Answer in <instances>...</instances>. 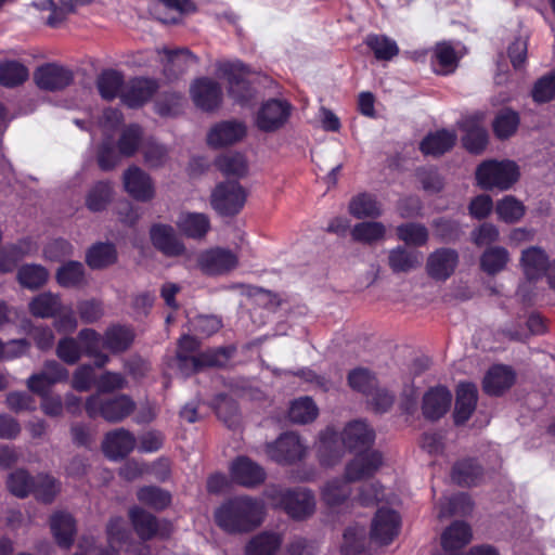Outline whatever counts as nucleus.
<instances>
[{
    "label": "nucleus",
    "mask_w": 555,
    "mask_h": 555,
    "mask_svg": "<svg viewBox=\"0 0 555 555\" xmlns=\"http://www.w3.org/2000/svg\"><path fill=\"white\" fill-rule=\"evenodd\" d=\"M364 42L380 61H389L399 53L396 41L385 35H369Z\"/></svg>",
    "instance_id": "49"
},
{
    "label": "nucleus",
    "mask_w": 555,
    "mask_h": 555,
    "mask_svg": "<svg viewBox=\"0 0 555 555\" xmlns=\"http://www.w3.org/2000/svg\"><path fill=\"white\" fill-rule=\"evenodd\" d=\"M283 542L280 533L262 531L254 535L245 545V555H276Z\"/></svg>",
    "instance_id": "30"
},
{
    "label": "nucleus",
    "mask_w": 555,
    "mask_h": 555,
    "mask_svg": "<svg viewBox=\"0 0 555 555\" xmlns=\"http://www.w3.org/2000/svg\"><path fill=\"white\" fill-rule=\"evenodd\" d=\"M456 142V134L448 130H439L427 134L421 142L423 154L440 156L450 151Z\"/></svg>",
    "instance_id": "33"
},
{
    "label": "nucleus",
    "mask_w": 555,
    "mask_h": 555,
    "mask_svg": "<svg viewBox=\"0 0 555 555\" xmlns=\"http://www.w3.org/2000/svg\"><path fill=\"white\" fill-rule=\"evenodd\" d=\"M305 452V444L293 431L284 433L275 441L266 444L267 455L279 464H292L300 461Z\"/></svg>",
    "instance_id": "7"
},
{
    "label": "nucleus",
    "mask_w": 555,
    "mask_h": 555,
    "mask_svg": "<svg viewBox=\"0 0 555 555\" xmlns=\"http://www.w3.org/2000/svg\"><path fill=\"white\" fill-rule=\"evenodd\" d=\"M247 134L245 122L224 120L211 127L207 134V143L216 149L225 147L241 142Z\"/></svg>",
    "instance_id": "13"
},
{
    "label": "nucleus",
    "mask_w": 555,
    "mask_h": 555,
    "mask_svg": "<svg viewBox=\"0 0 555 555\" xmlns=\"http://www.w3.org/2000/svg\"><path fill=\"white\" fill-rule=\"evenodd\" d=\"M348 210L349 214L357 219H375L383 214L382 205L376 199L375 195L365 192L350 199Z\"/></svg>",
    "instance_id": "32"
},
{
    "label": "nucleus",
    "mask_w": 555,
    "mask_h": 555,
    "mask_svg": "<svg viewBox=\"0 0 555 555\" xmlns=\"http://www.w3.org/2000/svg\"><path fill=\"white\" fill-rule=\"evenodd\" d=\"M191 96L198 108L211 112L220 106L222 90L217 81L210 78H199L191 87Z\"/></svg>",
    "instance_id": "16"
},
{
    "label": "nucleus",
    "mask_w": 555,
    "mask_h": 555,
    "mask_svg": "<svg viewBox=\"0 0 555 555\" xmlns=\"http://www.w3.org/2000/svg\"><path fill=\"white\" fill-rule=\"evenodd\" d=\"M509 261V254L502 246H493L487 248L480 257V267L482 271L490 275H494L505 269Z\"/></svg>",
    "instance_id": "43"
},
{
    "label": "nucleus",
    "mask_w": 555,
    "mask_h": 555,
    "mask_svg": "<svg viewBox=\"0 0 555 555\" xmlns=\"http://www.w3.org/2000/svg\"><path fill=\"white\" fill-rule=\"evenodd\" d=\"M143 142L142 128L135 124L129 125L120 133L117 142L118 152L121 156L130 157L135 154Z\"/></svg>",
    "instance_id": "48"
},
{
    "label": "nucleus",
    "mask_w": 555,
    "mask_h": 555,
    "mask_svg": "<svg viewBox=\"0 0 555 555\" xmlns=\"http://www.w3.org/2000/svg\"><path fill=\"white\" fill-rule=\"evenodd\" d=\"M462 128L466 132L463 137V144L473 154L481 153L488 142V133L483 127L474 118L465 119Z\"/></svg>",
    "instance_id": "38"
},
{
    "label": "nucleus",
    "mask_w": 555,
    "mask_h": 555,
    "mask_svg": "<svg viewBox=\"0 0 555 555\" xmlns=\"http://www.w3.org/2000/svg\"><path fill=\"white\" fill-rule=\"evenodd\" d=\"M366 547V531L363 527L354 526L345 530L340 552L343 555H360Z\"/></svg>",
    "instance_id": "47"
},
{
    "label": "nucleus",
    "mask_w": 555,
    "mask_h": 555,
    "mask_svg": "<svg viewBox=\"0 0 555 555\" xmlns=\"http://www.w3.org/2000/svg\"><path fill=\"white\" fill-rule=\"evenodd\" d=\"M135 437L125 428H118L106 434L102 443L103 452L111 460L127 456L135 447Z\"/></svg>",
    "instance_id": "22"
},
{
    "label": "nucleus",
    "mask_w": 555,
    "mask_h": 555,
    "mask_svg": "<svg viewBox=\"0 0 555 555\" xmlns=\"http://www.w3.org/2000/svg\"><path fill=\"white\" fill-rule=\"evenodd\" d=\"M30 312L40 318H51L62 309L61 299L52 293H42L29 304Z\"/></svg>",
    "instance_id": "50"
},
{
    "label": "nucleus",
    "mask_w": 555,
    "mask_h": 555,
    "mask_svg": "<svg viewBox=\"0 0 555 555\" xmlns=\"http://www.w3.org/2000/svg\"><path fill=\"white\" fill-rule=\"evenodd\" d=\"M157 89L158 85L154 79L133 78L125 83L120 99L128 107L137 108L150 101Z\"/></svg>",
    "instance_id": "17"
},
{
    "label": "nucleus",
    "mask_w": 555,
    "mask_h": 555,
    "mask_svg": "<svg viewBox=\"0 0 555 555\" xmlns=\"http://www.w3.org/2000/svg\"><path fill=\"white\" fill-rule=\"evenodd\" d=\"M516 374L507 365H493L483 377V391L490 396H500L515 383Z\"/></svg>",
    "instance_id": "24"
},
{
    "label": "nucleus",
    "mask_w": 555,
    "mask_h": 555,
    "mask_svg": "<svg viewBox=\"0 0 555 555\" xmlns=\"http://www.w3.org/2000/svg\"><path fill=\"white\" fill-rule=\"evenodd\" d=\"M50 524L57 544L68 548L74 542L76 531L75 520L72 515L63 512L55 513L51 517Z\"/></svg>",
    "instance_id": "37"
},
{
    "label": "nucleus",
    "mask_w": 555,
    "mask_h": 555,
    "mask_svg": "<svg viewBox=\"0 0 555 555\" xmlns=\"http://www.w3.org/2000/svg\"><path fill=\"white\" fill-rule=\"evenodd\" d=\"M343 442L333 431L324 433L318 446V454L322 465L333 466L340 461L344 455Z\"/></svg>",
    "instance_id": "34"
},
{
    "label": "nucleus",
    "mask_w": 555,
    "mask_h": 555,
    "mask_svg": "<svg viewBox=\"0 0 555 555\" xmlns=\"http://www.w3.org/2000/svg\"><path fill=\"white\" fill-rule=\"evenodd\" d=\"M31 492L43 503H51L60 492V483L51 476L40 475L35 480Z\"/></svg>",
    "instance_id": "61"
},
{
    "label": "nucleus",
    "mask_w": 555,
    "mask_h": 555,
    "mask_svg": "<svg viewBox=\"0 0 555 555\" xmlns=\"http://www.w3.org/2000/svg\"><path fill=\"white\" fill-rule=\"evenodd\" d=\"M495 211L504 222L515 223L524 217L526 208L520 201L508 195L496 203Z\"/></svg>",
    "instance_id": "55"
},
{
    "label": "nucleus",
    "mask_w": 555,
    "mask_h": 555,
    "mask_svg": "<svg viewBox=\"0 0 555 555\" xmlns=\"http://www.w3.org/2000/svg\"><path fill=\"white\" fill-rule=\"evenodd\" d=\"M142 155L145 165L150 168L163 167L169 158L167 146L152 138L144 140L142 143Z\"/></svg>",
    "instance_id": "53"
},
{
    "label": "nucleus",
    "mask_w": 555,
    "mask_h": 555,
    "mask_svg": "<svg viewBox=\"0 0 555 555\" xmlns=\"http://www.w3.org/2000/svg\"><path fill=\"white\" fill-rule=\"evenodd\" d=\"M519 117L511 109L501 111L493 121V130L498 138L506 139L517 129Z\"/></svg>",
    "instance_id": "62"
},
{
    "label": "nucleus",
    "mask_w": 555,
    "mask_h": 555,
    "mask_svg": "<svg viewBox=\"0 0 555 555\" xmlns=\"http://www.w3.org/2000/svg\"><path fill=\"white\" fill-rule=\"evenodd\" d=\"M347 479H333L322 488V500L331 507L341 505L351 494V488Z\"/></svg>",
    "instance_id": "45"
},
{
    "label": "nucleus",
    "mask_w": 555,
    "mask_h": 555,
    "mask_svg": "<svg viewBox=\"0 0 555 555\" xmlns=\"http://www.w3.org/2000/svg\"><path fill=\"white\" fill-rule=\"evenodd\" d=\"M215 165L224 176L244 177L247 173V162L240 153H228L219 156Z\"/></svg>",
    "instance_id": "52"
},
{
    "label": "nucleus",
    "mask_w": 555,
    "mask_h": 555,
    "mask_svg": "<svg viewBox=\"0 0 555 555\" xmlns=\"http://www.w3.org/2000/svg\"><path fill=\"white\" fill-rule=\"evenodd\" d=\"M138 500L155 509H164L170 504V494L154 486L143 487L138 491Z\"/></svg>",
    "instance_id": "59"
},
{
    "label": "nucleus",
    "mask_w": 555,
    "mask_h": 555,
    "mask_svg": "<svg viewBox=\"0 0 555 555\" xmlns=\"http://www.w3.org/2000/svg\"><path fill=\"white\" fill-rule=\"evenodd\" d=\"M220 70L228 79V93L240 104L248 103L255 95V78L243 63H225Z\"/></svg>",
    "instance_id": "5"
},
{
    "label": "nucleus",
    "mask_w": 555,
    "mask_h": 555,
    "mask_svg": "<svg viewBox=\"0 0 555 555\" xmlns=\"http://www.w3.org/2000/svg\"><path fill=\"white\" fill-rule=\"evenodd\" d=\"M434 56L440 66L439 69H435L438 74H450L457 66L455 50L448 42L437 43L434 50Z\"/></svg>",
    "instance_id": "60"
},
{
    "label": "nucleus",
    "mask_w": 555,
    "mask_h": 555,
    "mask_svg": "<svg viewBox=\"0 0 555 555\" xmlns=\"http://www.w3.org/2000/svg\"><path fill=\"white\" fill-rule=\"evenodd\" d=\"M247 191L237 181L218 183L210 194V205L220 216L233 217L245 206Z\"/></svg>",
    "instance_id": "4"
},
{
    "label": "nucleus",
    "mask_w": 555,
    "mask_h": 555,
    "mask_svg": "<svg viewBox=\"0 0 555 555\" xmlns=\"http://www.w3.org/2000/svg\"><path fill=\"white\" fill-rule=\"evenodd\" d=\"M423 262V254L404 246H397L388 251V266L393 273H409L417 270Z\"/></svg>",
    "instance_id": "27"
},
{
    "label": "nucleus",
    "mask_w": 555,
    "mask_h": 555,
    "mask_svg": "<svg viewBox=\"0 0 555 555\" xmlns=\"http://www.w3.org/2000/svg\"><path fill=\"white\" fill-rule=\"evenodd\" d=\"M217 526L228 534L241 535L259 528L266 518L263 500L237 495L225 500L214 513Z\"/></svg>",
    "instance_id": "1"
},
{
    "label": "nucleus",
    "mask_w": 555,
    "mask_h": 555,
    "mask_svg": "<svg viewBox=\"0 0 555 555\" xmlns=\"http://www.w3.org/2000/svg\"><path fill=\"white\" fill-rule=\"evenodd\" d=\"M452 395L446 387L429 389L423 397V415L430 421L442 417L451 405Z\"/></svg>",
    "instance_id": "26"
},
{
    "label": "nucleus",
    "mask_w": 555,
    "mask_h": 555,
    "mask_svg": "<svg viewBox=\"0 0 555 555\" xmlns=\"http://www.w3.org/2000/svg\"><path fill=\"white\" fill-rule=\"evenodd\" d=\"M477 387L472 383L460 384L456 390L454 409L455 424H464L469 420L477 405Z\"/></svg>",
    "instance_id": "29"
},
{
    "label": "nucleus",
    "mask_w": 555,
    "mask_h": 555,
    "mask_svg": "<svg viewBox=\"0 0 555 555\" xmlns=\"http://www.w3.org/2000/svg\"><path fill=\"white\" fill-rule=\"evenodd\" d=\"M281 505L294 519H305L313 514L315 499L309 489L296 488L281 493Z\"/></svg>",
    "instance_id": "11"
},
{
    "label": "nucleus",
    "mask_w": 555,
    "mask_h": 555,
    "mask_svg": "<svg viewBox=\"0 0 555 555\" xmlns=\"http://www.w3.org/2000/svg\"><path fill=\"white\" fill-rule=\"evenodd\" d=\"M153 246L167 257H178L184 254L185 246L169 224L157 223L150 230Z\"/></svg>",
    "instance_id": "18"
},
{
    "label": "nucleus",
    "mask_w": 555,
    "mask_h": 555,
    "mask_svg": "<svg viewBox=\"0 0 555 555\" xmlns=\"http://www.w3.org/2000/svg\"><path fill=\"white\" fill-rule=\"evenodd\" d=\"M117 260V251L111 243H98L91 246L87 253L86 261L91 269H103Z\"/></svg>",
    "instance_id": "41"
},
{
    "label": "nucleus",
    "mask_w": 555,
    "mask_h": 555,
    "mask_svg": "<svg viewBox=\"0 0 555 555\" xmlns=\"http://www.w3.org/2000/svg\"><path fill=\"white\" fill-rule=\"evenodd\" d=\"M383 456L378 451H360L346 466L345 478L358 481L373 476L382 466Z\"/></svg>",
    "instance_id": "15"
},
{
    "label": "nucleus",
    "mask_w": 555,
    "mask_h": 555,
    "mask_svg": "<svg viewBox=\"0 0 555 555\" xmlns=\"http://www.w3.org/2000/svg\"><path fill=\"white\" fill-rule=\"evenodd\" d=\"M56 281L63 287H79L86 283L85 268L79 261H67L56 271Z\"/></svg>",
    "instance_id": "46"
},
{
    "label": "nucleus",
    "mask_w": 555,
    "mask_h": 555,
    "mask_svg": "<svg viewBox=\"0 0 555 555\" xmlns=\"http://www.w3.org/2000/svg\"><path fill=\"white\" fill-rule=\"evenodd\" d=\"M292 105L284 100L271 99L263 103L256 116V126L264 132L282 128L289 118Z\"/></svg>",
    "instance_id": "8"
},
{
    "label": "nucleus",
    "mask_w": 555,
    "mask_h": 555,
    "mask_svg": "<svg viewBox=\"0 0 555 555\" xmlns=\"http://www.w3.org/2000/svg\"><path fill=\"white\" fill-rule=\"evenodd\" d=\"M399 240L406 245L423 246L427 243L429 233L425 225L421 223H404L397 228Z\"/></svg>",
    "instance_id": "56"
},
{
    "label": "nucleus",
    "mask_w": 555,
    "mask_h": 555,
    "mask_svg": "<svg viewBox=\"0 0 555 555\" xmlns=\"http://www.w3.org/2000/svg\"><path fill=\"white\" fill-rule=\"evenodd\" d=\"M48 278V270L43 266L36 263L23 264L16 274L18 283L30 291L42 287L47 283Z\"/></svg>",
    "instance_id": "40"
},
{
    "label": "nucleus",
    "mask_w": 555,
    "mask_h": 555,
    "mask_svg": "<svg viewBox=\"0 0 555 555\" xmlns=\"http://www.w3.org/2000/svg\"><path fill=\"white\" fill-rule=\"evenodd\" d=\"M518 178V167L512 160H487L480 164L476 171L478 183L486 190H507Z\"/></svg>",
    "instance_id": "2"
},
{
    "label": "nucleus",
    "mask_w": 555,
    "mask_h": 555,
    "mask_svg": "<svg viewBox=\"0 0 555 555\" xmlns=\"http://www.w3.org/2000/svg\"><path fill=\"white\" fill-rule=\"evenodd\" d=\"M348 384L352 389L369 395L375 389L376 380L369 370L358 367L348 374Z\"/></svg>",
    "instance_id": "63"
},
{
    "label": "nucleus",
    "mask_w": 555,
    "mask_h": 555,
    "mask_svg": "<svg viewBox=\"0 0 555 555\" xmlns=\"http://www.w3.org/2000/svg\"><path fill=\"white\" fill-rule=\"evenodd\" d=\"M176 225L183 235L197 240L207 234L210 221L208 216L202 212H181Z\"/></svg>",
    "instance_id": "31"
},
{
    "label": "nucleus",
    "mask_w": 555,
    "mask_h": 555,
    "mask_svg": "<svg viewBox=\"0 0 555 555\" xmlns=\"http://www.w3.org/2000/svg\"><path fill=\"white\" fill-rule=\"evenodd\" d=\"M34 79L42 90L59 91L73 82L74 75L70 69L64 66L49 63L37 68Z\"/></svg>",
    "instance_id": "14"
},
{
    "label": "nucleus",
    "mask_w": 555,
    "mask_h": 555,
    "mask_svg": "<svg viewBox=\"0 0 555 555\" xmlns=\"http://www.w3.org/2000/svg\"><path fill=\"white\" fill-rule=\"evenodd\" d=\"M156 52L163 65L165 77L172 81L184 75L189 68L198 63V57L188 48H157Z\"/></svg>",
    "instance_id": "6"
},
{
    "label": "nucleus",
    "mask_w": 555,
    "mask_h": 555,
    "mask_svg": "<svg viewBox=\"0 0 555 555\" xmlns=\"http://www.w3.org/2000/svg\"><path fill=\"white\" fill-rule=\"evenodd\" d=\"M473 537L470 527L456 520L441 534L442 550L435 555H463L462 550L470 542Z\"/></svg>",
    "instance_id": "19"
},
{
    "label": "nucleus",
    "mask_w": 555,
    "mask_h": 555,
    "mask_svg": "<svg viewBox=\"0 0 555 555\" xmlns=\"http://www.w3.org/2000/svg\"><path fill=\"white\" fill-rule=\"evenodd\" d=\"M401 518L390 508H379L371 525V540L379 545L391 543L399 534Z\"/></svg>",
    "instance_id": "9"
},
{
    "label": "nucleus",
    "mask_w": 555,
    "mask_h": 555,
    "mask_svg": "<svg viewBox=\"0 0 555 555\" xmlns=\"http://www.w3.org/2000/svg\"><path fill=\"white\" fill-rule=\"evenodd\" d=\"M520 263L525 275L531 281L542 278L550 268V260L546 253L538 246L524 249Z\"/></svg>",
    "instance_id": "28"
},
{
    "label": "nucleus",
    "mask_w": 555,
    "mask_h": 555,
    "mask_svg": "<svg viewBox=\"0 0 555 555\" xmlns=\"http://www.w3.org/2000/svg\"><path fill=\"white\" fill-rule=\"evenodd\" d=\"M319 414V409L310 397H300L291 402L288 418L295 424H308L313 422Z\"/></svg>",
    "instance_id": "42"
},
{
    "label": "nucleus",
    "mask_w": 555,
    "mask_h": 555,
    "mask_svg": "<svg viewBox=\"0 0 555 555\" xmlns=\"http://www.w3.org/2000/svg\"><path fill=\"white\" fill-rule=\"evenodd\" d=\"M132 330L124 325H113L105 331L103 347L113 353L126 351L133 343Z\"/></svg>",
    "instance_id": "36"
},
{
    "label": "nucleus",
    "mask_w": 555,
    "mask_h": 555,
    "mask_svg": "<svg viewBox=\"0 0 555 555\" xmlns=\"http://www.w3.org/2000/svg\"><path fill=\"white\" fill-rule=\"evenodd\" d=\"M129 518L135 533L142 541H149L155 537L166 538L168 535L167 532L162 530L158 519L140 507L131 508Z\"/></svg>",
    "instance_id": "23"
},
{
    "label": "nucleus",
    "mask_w": 555,
    "mask_h": 555,
    "mask_svg": "<svg viewBox=\"0 0 555 555\" xmlns=\"http://www.w3.org/2000/svg\"><path fill=\"white\" fill-rule=\"evenodd\" d=\"M35 478L25 469H16L8 477V488L10 492L18 498L27 496L35 487Z\"/></svg>",
    "instance_id": "57"
},
{
    "label": "nucleus",
    "mask_w": 555,
    "mask_h": 555,
    "mask_svg": "<svg viewBox=\"0 0 555 555\" xmlns=\"http://www.w3.org/2000/svg\"><path fill=\"white\" fill-rule=\"evenodd\" d=\"M483 476L482 467L473 459L459 461L451 473L452 480L462 487L477 485Z\"/></svg>",
    "instance_id": "35"
},
{
    "label": "nucleus",
    "mask_w": 555,
    "mask_h": 555,
    "mask_svg": "<svg viewBox=\"0 0 555 555\" xmlns=\"http://www.w3.org/2000/svg\"><path fill=\"white\" fill-rule=\"evenodd\" d=\"M89 417H103L109 423H118L129 416L135 409L134 401L127 395L103 400L99 393L90 396L86 401Z\"/></svg>",
    "instance_id": "3"
},
{
    "label": "nucleus",
    "mask_w": 555,
    "mask_h": 555,
    "mask_svg": "<svg viewBox=\"0 0 555 555\" xmlns=\"http://www.w3.org/2000/svg\"><path fill=\"white\" fill-rule=\"evenodd\" d=\"M238 264L237 256L225 248H211L198 257V267L207 275H222L234 270Z\"/></svg>",
    "instance_id": "10"
},
{
    "label": "nucleus",
    "mask_w": 555,
    "mask_h": 555,
    "mask_svg": "<svg viewBox=\"0 0 555 555\" xmlns=\"http://www.w3.org/2000/svg\"><path fill=\"white\" fill-rule=\"evenodd\" d=\"M124 185L129 195L137 201L147 202L154 197L151 177L137 166H131L125 171Z\"/></svg>",
    "instance_id": "21"
},
{
    "label": "nucleus",
    "mask_w": 555,
    "mask_h": 555,
    "mask_svg": "<svg viewBox=\"0 0 555 555\" xmlns=\"http://www.w3.org/2000/svg\"><path fill=\"white\" fill-rule=\"evenodd\" d=\"M125 86L124 76L115 69L103 70L96 79L100 95L107 101L120 96Z\"/></svg>",
    "instance_id": "39"
},
{
    "label": "nucleus",
    "mask_w": 555,
    "mask_h": 555,
    "mask_svg": "<svg viewBox=\"0 0 555 555\" xmlns=\"http://www.w3.org/2000/svg\"><path fill=\"white\" fill-rule=\"evenodd\" d=\"M231 476L237 485L246 488H255L266 480L264 469L246 456H240L232 463Z\"/></svg>",
    "instance_id": "20"
},
{
    "label": "nucleus",
    "mask_w": 555,
    "mask_h": 555,
    "mask_svg": "<svg viewBox=\"0 0 555 555\" xmlns=\"http://www.w3.org/2000/svg\"><path fill=\"white\" fill-rule=\"evenodd\" d=\"M532 98L538 103H546L555 98V73L542 76L534 83Z\"/></svg>",
    "instance_id": "64"
},
{
    "label": "nucleus",
    "mask_w": 555,
    "mask_h": 555,
    "mask_svg": "<svg viewBox=\"0 0 555 555\" xmlns=\"http://www.w3.org/2000/svg\"><path fill=\"white\" fill-rule=\"evenodd\" d=\"M385 234L386 227L378 221L357 223L351 231L352 238L363 244H373L380 241L385 237Z\"/></svg>",
    "instance_id": "51"
},
{
    "label": "nucleus",
    "mask_w": 555,
    "mask_h": 555,
    "mask_svg": "<svg viewBox=\"0 0 555 555\" xmlns=\"http://www.w3.org/2000/svg\"><path fill=\"white\" fill-rule=\"evenodd\" d=\"M28 69L16 61L0 64V85L13 88L28 78Z\"/></svg>",
    "instance_id": "54"
},
{
    "label": "nucleus",
    "mask_w": 555,
    "mask_h": 555,
    "mask_svg": "<svg viewBox=\"0 0 555 555\" xmlns=\"http://www.w3.org/2000/svg\"><path fill=\"white\" fill-rule=\"evenodd\" d=\"M374 430L363 421L349 423L340 437L344 447L354 451L369 448L374 442Z\"/></svg>",
    "instance_id": "25"
},
{
    "label": "nucleus",
    "mask_w": 555,
    "mask_h": 555,
    "mask_svg": "<svg viewBox=\"0 0 555 555\" xmlns=\"http://www.w3.org/2000/svg\"><path fill=\"white\" fill-rule=\"evenodd\" d=\"M459 260V253L455 249L438 248L428 255L426 272L433 280L443 282L454 273Z\"/></svg>",
    "instance_id": "12"
},
{
    "label": "nucleus",
    "mask_w": 555,
    "mask_h": 555,
    "mask_svg": "<svg viewBox=\"0 0 555 555\" xmlns=\"http://www.w3.org/2000/svg\"><path fill=\"white\" fill-rule=\"evenodd\" d=\"M215 410L218 417L228 426L234 427L238 424V408L235 400L232 398L219 395L216 398Z\"/></svg>",
    "instance_id": "58"
},
{
    "label": "nucleus",
    "mask_w": 555,
    "mask_h": 555,
    "mask_svg": "<svg viewBox=\"0 0 555 555\" xmlns=\"http://www.w3.org/2000/svg\"><path fill=\"white\" fill-rule=\"evenodd\" d=\"M113 188L108 181L96 182L86 196V206L93 212L102 211L111 203Z\"/></svg>",
    "instance_id": "44"
}]
</instances>
